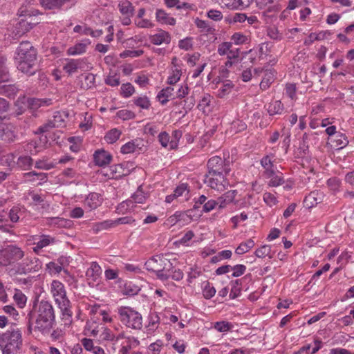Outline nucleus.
<instances>
[{
    "label": "nucleus",
    "mask_w": 354,
    "mask_h": 354,
    "mask_svg": "<svg viewBox=\"0 0 354 354\" xmlns=\"http://www.w3.org/2000/svg\"><path fill=\"white\" fill-rule=\"evenodd\" d=\"M118 319L126 327L140 330L142 328V317L140 313L128 306H120L117 309Z\"/></svg>",
    "instance_id": "423d86ee"
},
{
    "label": "nucleus",
    "mask_w": 354,
    "mask_h": 354,
    "mask_svg": "<svg viewBox=\"0 0 354 354\" xmlns=\"http://www.w3.org/2000/svg\"><path fill=\"white\" fill-rule=\"evenodd\" d=\"M283 110V105L281 101L277 100L270 103L268 107V112L270 115L281 114Z\"/></svg>",
    "instance_id": "2f4dec72"
},
{
    "label": "nucleus",
    "mask_w": 354,
    "mask_h": 354,
    "mask_svg": "<svg viewBox=\"0 0 354 354\" xmlns=\"http://www.w3.org/2000/svg\"><path fill=\"white\" fill-rule=\"evenodd\" d=\"M12 227L8 224V221L5 218L4 212H0V229L4 232H10V229Z\"/></svg>",
    "instance_id": "680f3d73"
},
{
    "label": "nucleus",
    "mask_w": 354,
    "mask_h": 354,
    "mask_svg": "<svg viewBox=\"0 0 354 354\" xmlns=\"http://www.w3.org/2000/svg\"><path fill=\"white\" fill-rule=\"evenodd\" d=\"M102 198L97 193H91L85 199V205L91 209H95L101 205Z\"/></svg>",
    "instance_id": "dca6fc26"
},
{
    "label": "nucleus",
    "mask_w": 354,
    "mask_h": 354,
    "mask_svg": "<svg viewBox=\"0 0 354 354\" xmlns=\"http://www.w3.org/2000/svg\"><path fill=\"white\" fill-rule=\"evenodd\" d=\"M174 88L171 86L162 88L157 95V98L162 105H165L174 96Z\"/></svg>",
    "instance_id": "6ab92c4d"
},
{
    "label": "nucleus",
    "mask_w": 354,
    "mask_h": 354,
    "mask_svg": "<svg viewBox=\"0 0 354 354\" xmlns=\"http://www.w3.org/2000/svg\"><path fill=\"white\" fill-rule=\"evenodd\" d=\"M231 40L236 45L248 44L250 41L249 37L241 32L234 33L231 37Z\"/></svg>",
    "instance_id": "37998d69"
},
{
    "label": "nucleus",
    "mask_w": 354,
    "mask_h": 354,
    "mask_svg": "<svg viewBox=\"0 0 354 354\" xmlns=\"http://www.w3.org/2000/svg\"><path fill=\"white\" fill-rule=\"evenodd\" d=\"M29 319V330L32 324L34 330L43 335H48L55 324V315L52 304L41 300L34 304L32 310L28 315Z\"/></svg>",
    "instance_id": "f257e3e1"
},
{
    "label": "nucleus",
    "mask_w": 354,
    "mask_h": 354,
    "mask_svg": "<svg viewBox=\"0 0 354 354\" xmlns=\"http://www.w3.org/2000/svg\"><path fill=\"white\" fill-rule=\"evenodd\" d=\"M71 221L63 218L56 217L50 219V225L57 227L67 228L71 225Z\"/></svg>",
    "instance_id": "a19ab883"
},
{
    "label": "nucleus",
    "mask_w": 354,
    "mask_h": 354,
    "mask_svg": "<svg viewBox=\"0 0 354 354\" xmlns=\"http://www.w3.org/2000/svg\"><path fill=\"white\" fill-rule=\"evenodd\" d=\"M118 8L122 15L133 16L134 7L129 1H121L118 3Z\"/></svg>",
    "instance_id": "393cba45"
},
{
    "label": "nucleus",
    "mask_w": 354,
    "mask_h": 354,
    "mask_svg": "<svg viewBox=\"0 0 354 354\" xmlns=\"http://www.w3.org/2000/svg\"><path fill=\"white\" fill-rule=\"evenodd\" d=\"M148 196V194L145 193L142 189V187L140 186L136 192L132 195V198L136 203H144Z\"/></svg>",
    "instance_id": "e433bc0d"
},
{
    "label": "nucleus",
    "mask_w": 354,
    "mask_h": 354,
    "mask_svg": "<svg viewBox=\"0 0 354 354\" xmlns=\"http://www.w3.org/2000/svg\"><path fill=\"white\" fill-rule=\"evenodd\" d=\"M234 86V84L232 82L227 81L225 84H223L217 91V95L220 98L224 97L226 95L229 94L232 88Z\"/></svg>",
    "instance_id": "79ce46f5"
},
{
    "label": "nucleus",
    "mask_w": 354,
    "mask_h": 354,
    "mask_svg": "<svg viewBox=\"0 0 354 354\" xmlns=\"http://www.w3.org/2000/svg\"><path fill=\"white\" fill-rule=\"evenodd\" d=\"M69 0H40L43 7L46 9H53L60 8L64 3Z\"/></svg>",
    "instance_id": "7c9ffc66"
},
{
    "label": "nucleus",
    "mask_w": 354,
    "mask_h": 354,
    "mask_svg": "<svg viewBox=\"0 0 354 354\" xmlns=\"http://www.w3.org/2000/svg\"><path fill=\"white\" fill-rule=\"evenodd\" d=\"M46 269L50 274H55L62 270V266L52 261L46 264Z\"/></svg>",
    "instance_id": "4d7b16f0"
},
{
    "label": "nucleus",
    "mask_w": 354,
    "mask_h": 354,
    "mask_svg": "<svg viewBox=\"0 0 354 354\" xmlns=\"http://www.w3.org/2000/svg\"><path fill=\"white\" fill-rule=\"evenodd\" d=\"M4 93L8 97H14L18 91V88L15 85H3L2 86Z\"/></svg>",
    "instance_id": "0e129e2a"
},
{
    "label": "nucleus",
    "mask_w": 354,
    "mask_h": 354,
    "mask_svg": "<svg viewBox=\"0 0 354 354\" xmlns=\"http://www.w3.org/2000/svg\"><path fill=\"white\" fill-rule=\"evenodd\" d=\"M149 41L155 45L168 44L171 41V37L168 32L160 30L155 35H151Z\"/></svg>",
    "instance_id": "4468645a"
},
{
    "label": "nucleus",
    "mask_w": 354,
    "mask_h": 354,
    "mask_svg": "<svg viewBox=\"0 0 354 354\" xmlns=\"http://www.w3.org/2000/svg\"><path fill=\"white\" fill-rule=\"evenodd\" d=\"M37 52L29 41H21L17 48L15 63L17 69L28 75L35 73Z\"/></svg>",
    "instance_id": "f03ea898"
},
{
    "label": "nucleus",
    "mask_w": 354,
    "mask_h": 354,
    "mask_svg": "<svg viewBox=\"0 0 354 354\" xmlns=\"http://www.w3.org/2000/svg\"><path fill=\"white\" fill-rule=\"evenodd\" d=\"M66 114L64 112L57 111L54 113L53 118L52 120L53 124L56 128L62 127L65 125V119Z\"/></svg>",
    "instance_id": "f704fd0d"
},
{
    "label": "nucleus",
    "mask_w": 354,
    "mask_h": 354,
    "mask_svg": "<svg viewBox=\"0 0 354 354\" xmlns=\"http://www.w3.org/2000/svg\"><path fill=\"white\" fill-rule=\"evenodd\" d=\"M213 97L208 93H205L197 106L198 109L204 113H208L210 111V103Z\"/></svg>",
    "instance_id": "b1692460"
},
{
    "label": "nucleus",
    "mask_w": 354,
    "mask_h": 354,
    "mask_svg": "<svg viewBox=\"0 0 354 354\" xmlns=\"http://www.w3.org/2000/svg\"><path fill=\"white\" fill-rule=\"evenodd\" d=\"M126 173L124 172V169L121 164L115 165L111 166L109 169V172L106 171L104 173V176H107L109 178H115L118 179L121 178L123 176H125Z\"/></svg>",
    "instance_id": "f3484780"
},
{
    "label": "nucleus",
    "mask_w": 354,
    "mask_h": 354,
    "mask_svg": "<svg viewBox=\"0 0 354 354\" xmlns=\"http://www.w3.org/2000/svg\"><path fill=\"white\" fill-rule=\"evenodd\" d=\"M237 194L236 190H230L218 198L219 207L223 208L228 203L233 202Z\"/></svg>",
    "instance_id": "4be33fe9"
},
{
    "label": "nucleus",
    "mask_w": 354,
    "mask_h": 354,
    "mask_svg": "<svg viewBox=\"0 0 354 354\" xmlns=\"http://www.w3.org/2000/svg\"><path fill=\"white\" fill-rule=\"evenodd\" d=\"M156 17L157 21L160 22L161 24H165L171 26H174L176 24V19L174 17H170L163 10H157Z\"/></svg>",
    "instance_id": "412c9836"
},
{
    "label": "nucleus",
    "mask_w": 354,
    "mask_h": 354,
    "mask_svg": "<svg viewBox=\"0 0 354 354\" xmlns=\"http://www.w3.org/2000/svg\"><path fill=\"white\" fill-rule=\"evenodd\" d=\"M189 189L187 183H182L179 185L174 189V196L177 198L182 197L183 200L187 201L189 198Z\"/></svg>",
    "instance_id": "5701e85b"
},
{
    "label": "nucleus",
    "mask_w": 354,
    "mask_h": 354,
    "mask_svg": "<svg viewBox=\"0 0 354 354\" xmlns=\"http://www.w3.org/2000/svg\"><path fill=\"white\" fill-rule=\"evenodd\" d=\"M135 91L133 86L130 83L123 84L121 86V95L124 97H130Z\"/></svg>",
    "instance_id": "3c124183"
},
{
    "label": "nucleus",
    "mask_w": 354,
    "mask_h": 354,
    "mask_svg": "<svg viewBox=\"0 0 354 354\" xmlns=\"http://www.w3.org/2000/svg\"><path fill=\"white\" fill-rule=\"evenodd\" d=\"M1 255L4 258L6 263L10 264L21 259L24 256V252L19 247L10 245L1 251Z\"/></svg>",
    "instance_id": "1a4fd4ad"
},
{
    "label": "nucleus",
    "mask_w": 354,
    "mask_h": 354,
    "mask_svg": "<svg viewBox=\"0 0 354 354\" xmlns=\"http://www.w3.org/2000/svg\"><path fill=\"white\" fill-rule=\"evenodd\" d=\"M14 299L20 308L24 307L26 303L27 298L24 294L18 291L14 295Z\"/></svg>",
    "instance_id": "052dcab7"
},
{
    "label": "nucleus",
    "mask_w": 354,
    "mask_h": 354,
    "mask_svg": "<svg viewBox=\"0 0 354 354\" xmlns=\"http://www.w3.org/2000/svg\"><path fill=\"white\" fill-rule=\"evenodd\" d=\"M121 131L118 129H113L108 131L104 136V140L109 144L115 142L121 135Z\"/></svg>",
    "instance_id": "c9c22d12"
},
{
    "label": "nucleus",
    "mask_w": 354,
    "mask_h": 354,
    "mask_svg": "<svg viewBox=\"0 0 354 354\" xmlns=\"http://www.w3.org/2000/svg\"><path fill=\"white\" fill-rule=\"evenodd\" d=\"M133 102L136 106L143 109H148L151 106L149 98L145 95L135 97Z\"/></svg>",
    "instance_id": "49530a36"
},
{
    "label": "nucleus",
    "mask_w": 354,
    "mask_h": 354,
    "mask_svg": "<svg viewBox=\"0 0 354 354\" xmlns=\"http://www.w3.org/2000/svg\"><path fill=\"white\" fill-rule=\"evenodd\" d=\"M144 53V51L142 50H126L123 51L122 53H120V56L122 58H125L127 57H138L141 56Z\"/></svg>",
    "instance_id": "864d4df0"
},
{
    "label": "nucleus",
    "mask_w": 354,
    "mask_h": 354,
    "mask_svg": "<svg viewBox=\"0 0 354 354\" xmlns=\"http://www.w3.org/2000/svg\"><path fill=\"white\" fill-rule=\"evenodd\" d=\"M48 101L42 99H38V98H28L27 99V105L28 107L36 110L42 105L47 104Z\"/></svg>",
    "instance_id": "ea45409f"
},
{
    "label": "nucleus",
    "mask_w": 354,
    "mask_h": 354,
    "mask_svg": "<svg viewBox=\"0 0 354 354\" xmlns=\"http://www.w3.org/2000/svg\"><path fill=\"white\" fill-rule=\"evenodd\" d=\"M181 76V71L180 69L176 68L173 71V73L168 77L167 83L169 84H175L177 82L179 81Z\"/></svg>",
    "instance_id": "e2e57ef3"
},
{
    "label": "nucleus",
    "mask_w": 354,
    "mask_h": 354,
    "mask_svg": "<svg viewBox=\"0 0 354 354\" xmlns=\"http://www.w3.org/2000/svg\"><path fill=\"white\" fill-rule=\"evenodd\" d=\"M55 242V239L49 235L43 234L40 236L39 240L36 242L39 247L44 248L50 244H53Z\"/></svg>",
    "instance_id": "de8ad7c7"
},
{
    "label": "nucleus",
    "mask_w": 354,
    "mask_h": 354,
    "mask_svg": "<svg viewBox=\"0 0 354 354\" xmlns=\"http://www.w3.org/2000/svg\"><path fill=\"white\" fill-rule=\"evenodd\" d=\"M102 273L100 266L96 262H92L91 266L86 272V276L88 279H91L95 281Z\"/></svg>",
    "instance_id": "aec40b11"
},
{
    "label": "nucleus",
    "mask_w": 354,
    "mask_h": 354,
    "mask_svg": "<svg viewBox=\"0 0 354 354\" xmlns=\"http://www.w3.org/2000/svg\"><path fill=\"white\" fill-rule=\"evenodd\" d=\"M83 62L80 59H68L64 65V71L69 75L76 73L79 68L82 67Z\"/></svg>",
    "instance_id": "2eb2a0df"
},
{
    "label": "nucleus",
    "mask_w": 354,
    "mask_h": 354,
    "mask_svg": "<svg viewBox=\"0 0 354 354\" xmlns=\"http://www.w3.org/2000/svg\"><path fill=\"white\" fill-rule=\"evenodd\" d=\"M15 136L13 127L10 124H6L0 121V139L5 142L13 141Z\"/></svg>",
    "instance_id": "ddd939ff"
},
{
    "label": "nucleus",
    "mask_w": 354,
    "mask_h": 354,
    "mask_svg": "<svg viewBox=\"0 0 354 354\" xmlns=\"http://www.w3.org/2000/svg\"><path fill=\"white\" fill-rule=\"evenodd\" d=\"M50 292L62 313L63 319L69 320L72 317L73 313L64 284L59 281L53 280L50 285Z\"/></svg>",
    "instance_id": "39448f33"
},
{
    "label": "nucleus",
    "mask_w": 354,
    "mask_h": 354,
    "mask_svg": "<svg viewBox=\"0 0 354 354\" xmlns=\"http://www.w3.org/2000/svg\"><path fill=\"white\" fill-rule=\"evenodd\" d=\"M254 245V241L252 239H248L246 241L240 243L235 252L237 254H243L252 249Z\"/></svg>",
    "instance_id": "c756f323"
},
{
    "label": "nucleus",
    "mask_w": 354,
    "mask_h": 354,
    "mask_svg": "<svg viewBox=\"0 0 354 354\" xmlns=\"http://www.w3.org/2000/svg\"><path fill=\"white\" fill-rule=\"evenodd\" d=\"M261 165L266 169V173L268 176L274 174L273 164L270 156H264L261 160Z\"/></svg>",
    "instance_id": "473e14b6"
},
{
    "label": "nucleus",
    "mask_w": 354,
    "mask_h": 354,
    "mask_svg": "<svg viewBox=\"0 0 354 354\" xmlns=\"http://www.w3.org/2000/svg\"><path fill=\"white\" fill-rule=\"evenodd\" d=\"M24 19H21L15 26V35H23L39 24L30 14H24Z\"/></svg>",
    "instance_id": "9b49d317"
},
{
    "label": "nucleus",
    "mask_w": 354,
    "mask_h": 354,
    "mask_svg": "<svg viewBox=\"0 0 354 354\" xmlns=\"http://www.w3.org/2000/svg\"><path fill=\"white\" fill-rule=\"evenodd\" d=\"M10 221L12 223H17L19 218L24 216V209L20 207L15 206L8 214Z\"/></svg>",
    "instance_id": "cd10ccee"
},
{
    "label": "nucleus",
    "mask_w": 354,
    "mask_h": 354,
    "mask_svg": "<svg viewBox=\"0 0 354 354\" xmlns=\"http://www.w3.org/2000/svg\"><path fill=\"white\" fill-rule=\"evenodd\" d=\"M93 160L96 165L104 167L111 162L112 156L104 149H98L93 154Z\"/></svg>",
    "instance_id": "f8f14e48"
},
{
    "label": "nucleus",
    "mask_w": 354,
    "mask_h": 354,
    "mask_svg": "<svg viewBox=\"0 0 354 354\" xmlns=\"http://www.w3.org/2000/svg\"><path fill=\"white\" fill-rule=\"evenodd\" d=\"M86 45L84 44H77L68 49V53L71 55L82 54L85 52Z\"/></svg>",
    "instance_id": "09e8293b"
},
{
    "label": "nucleus",
    "mask_w": 354,
    "mask_h": 354,
    "mask_svg": "<svg viewBox=\"0 0 354 354\" xmlns=\"http://www.w3.org/2000/svg\"><path fill=\"white\" fill-rule=\"evenodd\" d=\"M218 2L224 7L230 9H239L237 0H217Z\"/></svg>",
    "instance_id": "13d9d810"
},
{
    "label": "nucleus",
    "mask_w": 354,
    "mask_h": 354,
    "mask_svg": "<svg viewBox=\"0 0 354 354\" xmlns=\"http://www.w3.org/2000/svg\"><path fill=\"white\" fill-rule=\"evenodd\" d=\"M231 270H233L232 276L234 277H238L244 274L246 270V267L244 265L238 264L232 267Z\"/></svg>",
    "instance_id": "338daca9"
},
{
    "label": "nucleus",
    "mask_w": 354,
    "mask_h": 354,
    "mask_svg": "<svg viewBox=\"0 0 354 354\" xmlns=\"http://www.w3.org/2000/svg\"><path fill=\"white\" fill-rule=\"evenodd\" d=\"M207 169L209 174H228L230 171V162L220 156H215L210 158L207 162Z\"/></svg>",
    "instance_id": "0eeeda50"
},
{
    "label": "nucleus",
    "mask_w": 354,
    "mask_h": 354,
    "mask_svg": "<svg viewBox=\"0 0 354 354\" xmlns=\"http://www.w3.org/2000/svg\"><path fill=\"white\" fill-rule=\"evenodd\" d=\"M145 266L146 269L155 272L158 279L167 281L169 279V272L174 268L172 263L163 255H156L148 259Z\"/></svg>",
    "instance_id": "20e7f679"
},
{
    "label": "nucleus",
    "mask_w": 354,
    "mask_h": 354,
    "mask_svg": "<svg viewBox=\"0 0 354 354\" xmlns=\"http://www.w3.org/2000/svg\"><path fill=\"white\" fill-rule=\"evenodd\" d=\"M227 174H206L205 176L204 183L211 189L218 192H223L228 185L226 178Z\"/></svg>",
    "instance_id": "6e6552de"
},
{
    "label": "nucleus",
    "mask_w": 354,
    "mask_h": 354,
    "mask_svg": "<svg viewBox=\"0 0 354 354\" xmlns=\"http://www.w3.org/2000/svg\"><path fill=\"white\" fill-rule=\"evenodd\" d=\"M125 342L126 344L123 345L120 349V354H129L131 349L137 347L140 344V341L134 337H127Z\"/></svg>",
    "instance_id": "a211bd4d"
},
{
    "label": "nucleus",
    "mask_w": 354,
    "mask_h": 354,
    "mask_svg": "<svg viewBox=\"0 0 354 354\" xmlns=\"http://www.w3.org/2000/svg\"><path fill=\"white\" fill-rule=\"evenodd\" d=\"M117 115L118 118L124 120H130L135 118V113L133 112L126 109L119 111L117 113Z\"/></svg>",
    "instance_id": "69168bd1"
},
{
    "label": "nucleus",
    "mask_w": 354,
    "mask_h": 354,
    "mask_svg": "<svg viewBox=\"0 0 354 354\" xmlns=\"http://www.w3.org/2000/svg\"><path fill=\"white\" fill-rule=\"evenodd\" d=\"M324 198V194L319 191L311 192L308 196L306 197L305 201L309 203L310 207L320 203Z\"/></svg>",
    "instance_id": "a878e982"
},
{
    "label": "nucleus",
    "mask_w": 354,
    "mask_h": 354,
    "mask_svg": "<svg viewBox=\"0 0 354 354\" xmlns=\"http://www.w3.org/2000/svg\"><path fill=\"white\" fill-rule=\"evenodd\" d=\"M334 142H335V147L338 149H342L348 143L346 136L341 133L336 135V139Z\"/></svg>",
    "instance_id": "8fccbe9b"
},
{
    "label": "nucleus",
    "mask_w": 354,
    "mask_h": 354,
    "mask_svg": "<svg viewBox=\"0 0 354 354\" xmlns=\"http://www.w3.org/2000/svg\"><path fill=\"white\" fill-rule=\"evenodd\" d=\"M162 346V341L157 340L156 342L152 343L149 346L148 354H160Z\"/></svg>",
    "instance_id": "6e6d98bb"
},
{
    "label": "nucleus",
    "mask_w": 354,
    "mask_h": 354,
    "mask_svg": "<svg viewBox=\"0 0 354 354\" xmlns=\"http://www.w3.org/2000/svg\"><path fill=\"white\" fill-rule=\"evenodd\" d=\"M352 257V252L344 251L337 259V263H340L341 266H345L351 260Z\"/></svg>",
    "instance_id": "bf43d9fd"
},
{
    "label": "nucleus",
    "mask_w": 354,
    "mask_h": 354,
    "mask_svg": "<svg viewBox=\"0 0 354 354\" xmlns=\"http://www.w3.org/2000/svg\"><path fill=\"white\" fill-rule=\"evenodd\" d=\"M22 346L21 331L12 328L0 334V350L2 354H19Z\"/></svg>",
    "instance_id": "7ed1b4c3"
},
{
    "label": "nucleus",
    "mask_w": 354,
    "mask_h": 354,
    "mask_svg": "<svg viewBox=\"0 0 354 354\" xmlns=\"http://www.w3.org/2000/svg\"><path fill=\"white\" fill-rule=\"evenodd\" d=\"M195 104V99L193 96H190L183 100H180L179 102H174V105H181L184 110L183 115L187 114L189 111L192 109Z\"/></svg>",
    "instance_id": "bb28decb"
},
{
    "label": "nucleus",
    "mask_w": 354,
    "mask_h": 354,
    "mask_svg": "<svg viewBox=\"0 0 354 354\" xmlns=\"http://www.w3.org/2000/svg\"><path fill=\"white\" fill-rule=\"evenodd\" d=\"M274 73L272 71L266 72L265 77L263 78L260 83V88L263 90H266L272 83L274 80Z\"/></svg>",
    "instance_id": "a18cd8bd"
},
{
    "label": "nucleus",
    "mask_w": 354,
    "mask_h": 354,
    "mask_svg": "<svg viewBox=\"0 0 354 354\" xmlns=\"http://www.w3.org/2000/svg\"><path fill=\"white\" fill-rule=\"evenodd\" d=\"M178 46L180 48L185 50H189L192 48V39L190 37H187L184 39H181L179 41Z\"/></svg>",
    "instance_id": "774afa93"
},
{
    "label": "nucleus",
    "mask_w": 354,
    "mask_h": 354,
    "mask_svg": "<svg viewBox=\"0 0 354 354\" xmlns=\"http://www.w3.org/2000/svg\"><path fill=\"white\" fill-rule=\"evenodd\" d=\"M95 76L92 73H87L84 76V80H81V88L88 90L95 87Z\"/></svg>",
    "instance_id": "c85d7f7f"
},
{
    "label": "nucleus",
    "mask_w": 354,
    "mask_h": 354,
    "mask_svg": "<svg viewBox=\"0 0 354 354\" xmlns=\"http://www.w3.org/2000/svg\"><path fill=\"white\" fill-rule=\"evenodd\" d=\"M41 268V261L36 258H26L17 268V272L21 274L38 272Z\"/></svg>",
    "instance_id": "9d476101"
},
{
    "label": "nucleus",
    "mask_w": 354,
    "mask_h": 354,
    "mask_svg": "<svg viewBox=\"0 0 354 354\" xmlns=\"http://www.w3.org/2000/svg\"><path fill=\"white\" fill-rule=\"evenodd\" d=\"M264 9L263 15L268 17H275L277 13L280 10L279 6L277 3L268 4L266 7L263 8Z\"/></svg>",
    "instance_id": "72a5a7b5"
},
{
    "label": "nucleus",
    "mask_w": 354,
    "mask_h": 354,
    "mask_svg": "<svg viewBox=\"0 0 354 354\" xmlns=\"http://www.w3.org/2000/svg\"><path fill=\"white\" fill-rule=\"evenodd\" d=\"M136 147L134 141H130L122 146L120 151L124 154L133 153L135 151Z\"/></svg>",
    "instance_id": "5fc2aeb1"
},
{
    "label": "nucleus",
    "mask_w": 354,
    "mask_h": 354,
    "mask_svg": "<svg viewBox=\"0 0 354 354\" xmlns=\"http://www.w3.org/2000/svg\"><path fill=\"white\" fill-rule=\"evenodd\" d=\"M6 59L0 57V82H6L9 79V74L6 67Z\"/></svg>",
    "instance_id": "c03bdc74"
},
{
    "label": "nucleus",
    "mask_w": 354,
    "mask_h": 354,
    "mask_svg": "<svg viewBox=\"0 0 354 354\" xmlns=\"http://www.w3.org/2000/svg\"><path fill=\"white\" fill-rule=\"evenodd\" d=\"M214 328L218 332H227L230 330L231 324L225 321L214 323Z\"/></svg>",
    "instance_id": "603ef678"
},
{
    "label": "nucleus",
    "mask_w": 354,
    "mask_h": 354,
    "mask_svg": "<svg viewBox=\"0 0 354 354\" xmlns=\"http://www.w3.org/2000/svg\"><path fill=\"white\" fill-rule=\"evenodd\" d=\"M18 165L24 170H28L33 164V159L30 156H20L17 160Z\"/></svg>",
    "instance_id": "58836bf2"
},
{
    "label": "nucleus",
    "mask_w": 354,
    "mask_h": 354,
    "mask_svg": "<svg viewBox=\"0 0 354 354\" xmlns=\"http://www.w3.org/2000/svg\"><path fill=\"white\" fill-rule=\"evenodd\" d=\"M255 255L259 258H265L268 257L270 259L272 258L271 254V247L268 245H263L255 251Z\"/></svg>",
    "instance_id": "4c0bfd02"
}]
</instances>
